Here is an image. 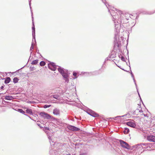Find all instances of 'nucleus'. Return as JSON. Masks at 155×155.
Returning a JSON list of instances; mask_svg holds the SVG:
<instances>
[{
    "instance_id": "nucleus-1",
    "label": "nucleus",
    "mask_w": 155,
    "mask_h": 155,
    "mask_svg": "<svg viewBox=\"0 0 155 155\" xmlns=\"http://www.w3.org/2000/svg\"><path fill=\"white\" fill-rule=\"evenodd\" d=\"M29 0V5L30 6V8L31 9V16H32V38H33V40H34V41H35V43L36 44V41L35 40V26L34 21V18L33 16V12L31 11V0Z\"/></svg>"
},
{
    "instance_id": "nucleus-2",
    "label": "nucleus",
    "mask_w": 155,
    "mask_h": 155,
    "mask_svg": "<svg viewBox=\"0 0 155 155\" xmlns=\"http://www.w3.org/2000/svg\"><path fill=\"white\" fill-rule=\"evenodd\" d=\"M58 70L60 74L62 75L63 78L66 79V82L68 83V70L65 72V70L64 68L58 66Z\"/></svg>"
},
{
    "instance_id": "nucleus-3",
    "label": "nucleus",
    "mask_w": 155,
    "mask_h": 155,
    "mask_svg": "<svg viewBox=\"0 0 155 155\" xmlns=\"http://www.w3.org/2000/svg\"><path fill=\"white\" fill-rule=\"evenodd\" d=\"M58 66V65H55V63L53 62H50L48 64V68L53 71H55L57 69V67Z\"/></svg>"
},
{
    "instance_id": "nucleus-4",
    "label": "nucleus",
    "mask_w": 155,
    "mask_h": 155,
    "mask_svg": "<svg viewBox=\"0 0 155 155\" xmlns=\"http://www.w3.org/2000/svg\"><path fill=\"white\" fill-rule=\"evenodd\" d=\"M120 142L121 146L127 149H129L130 146L127 143L122 140H120Z\"/></svg>"
},
{
    "instance_id": "nucleus-5",
    "label": "nucleus",
    "mask_w": 155,
    "mask_h": 155,
    "mask_svg": "<svg viewBox=\"0 0 155 155\" xmlns=\"http://www.w3.org/2000/svg\"><path fill=\"white\" fill-rule=\"evenodd\" d=\"M147 140L150 141L155 142V136L152 135L148 136L147 137Z\"/></svg>"
},
{
    "instance_id": "nucleus-6",
    "label": "nucleus",
    "mask_w": 155,
    "mask_h": 155,
    "mask_svg": "<svg viewBox=\"0 0 155 155\" xmlns=\"http://www.w3.org/2000/svg\"><path fill=\"white\" fill-rule=\"evenodd\" d=\"M68 129L73 131H77L80 130L79 128L71 125H68Z\"/></svg>"
},
{
    "instance_id": "nucleus-7",
    "label": "nucleus",
    "mask_w": 155,
    "mask_h": 155,
    "mask_svg": "<svg viewBox=\"0 0 155 155\" xmlns=\"http://www.w3.org/2000/svg\"><path fill=\"white\" fill-rule=\"evenodd\" d=\"M127 124L130 127L134 128L136 126L134 122L129 121L127 123Z\"/></svg>"
},
{
    "instance_id": "nucleus-8",
    "label": "nucleus",
    "mask_w": 155,
    "mask_h": 155,
    "mask_svg": "<svg viewBox=\"0 0 155 155\" xmlns=\"http://www.w3.org/2000/svg\"><path fill=\"white\" fill-rule=\"evenodd\" d=\"M60 110L57 108H54L53 110V114L55 115H58L60 114Z\"/></svg>"
},
{
    "instance_id": "nucleus-9",
    "label": "nucleus",
    "mask_w": 155,
    "mask_h": 155,
    "mask_svg": "<svg viewBox=\"0 0 155 155\" xmlns=\"http://www.w3.org/2000/svg\"><path fill=\"white\" fill-rule=\"evenodd\" d=\"M49 153L50 155H57L58 154V152L56 150H50L49 151Z\"/></svg>"
},
{
    "instance_id": "nucleus-10",
    "label": "nucleus",
    "mask_w": 155,
    "mask_h": 155,
    "mask_svg": "<svg viewBox=\"0 0 155 155\" xmlns=\"http://www.w3.org/2000/svg\"><path fill=\"white\" fill-rule=\"evenodd\" d=\"M2 80L5 79L4 83L5 84L9 83L11 81V79L9 77H6L5 78H2Z\"/></svg>"
},
{
    "instance_id": "nucleus-11",
    "label": "nucleus",
    "mask_w": 155,
    "mask_h": 155,
    "mask_svg": "<svg viewBox=\"0 0 155 155\" xmlns=\"http://www.w3.org/2000/svg\"><path fill=\"white\" fill-rule=\"evenodd\" d=\"M45 119H51V120H55L56 118L52 116H51L50 114H48L47 113V115L45 118Z\"/></svg>"
},
{
    "instance_id": "nucleus-12",
    "label": "nucleus",
    "mask_w": 155,
    "mask_h": 155,
    "mask_svg": "<svg viewBox=\"0 0 155 155\" xmlns=\"http://www.w3.org/2000/svg\"><path fill=\"white\" fill-rule=\"evenodd\" d=\"M47 113L45 112H41L39 113V115H40L41 117H43L44 119H45Z\"/></svg>"
},
{
    "instance_id": "nucleus-13",
    "label": "nucleus",
    "mask_w": 155,
    "mask_h": 155,
    "mask_svg": "<svg viewBox=\"0 0 155 155\" xmlns=\"http://www.w3.org/2000/svg\"><path fill=\"white\" fill-rule=\"evenodd\" d=\"M88 114L91 116L94 117H97L98 116V114L93 111H91V112Z\"/></svg>"
},
{
    "instance_id": "nucleus-14",
    "label": "nucleus",
    "mask_w": 155,
    "mask_h": 155,
    "mask_svg": "<svg viewBox=\"0 0 155 155\" xmlns=\"http://www.w3.org/2000/svg\"><path fill=\"white\" fill-rule=\"evenodd\" d=\"M13 99V97L12 96L6 95L5 99L7 100H11Z\"/></svg>"
},
{
    "instance_id": "nucleus-15",
    "label": "nucleus",
    "mask_w": 155,
    "mask_h": 155,
    "mask_svg": "<svg viewBox=\"0 0 155 155\" xmlns=\"http://www.w3.org/2000/svg\"><path fill=\"white\" fill-rule=\"evenodd\" d=\"M75 88H74L72 89V92L73 93L72 94V95L71 96V97L70 96V97H71V99H73L74 97L76 95V94L75 93Z\"/></svg>"
},
{
    "instance_id": "nucleus-16",
    "label": "nucleus",
    "mask_w": 155,
    "mask_h": 155,
    "mask_svg": "<svg viewBox=\"0 0 155 155\" xmlns=\"http://www.w3.org/2000/svg\"><path fill=\"white\" fill-rule=\"evenodd\" d=\"M26 112L27 113L29 114L30 115H32L33 114V113L31 109H27L26 110Z\"/></svg>"
},
{
    "instance_id": "nucleus-17",
    "label": "nucleus",
    "mask_w": 155,
    "mask_h": 155,
    "mask_svg": "<svg viewBox=\"0 0 155 155\" xmlns=\"http://www.w3.org/2000/svg\"><path fill=\"white\" fill-rule=\"evenodd\" d=\"M52 96L53 98L57 100H59L60 99V96L59 95L54 94Z\"/></svg>"
},
{
    "instance_id": "nucleus-18",
    "label": "nucleus",
    "mask_w": 155,
    "mask_h": 155,
    "mask_svg": "<svg viewBox=\"0 0 155 155\" xmlns=\"http://www.w3.org/2000/svg\"><path fill=\"white\" fill-rule=\"evenodd\" d=\"M18 112H20L21 113H22L23 114H24L26 116H28L27 114H25V111L24 110H23L22 109H18Z\"/></svg>"
},
{
    "instance_id": "nucleus-19",
    "label": "nucleus",
    "mask_w": 155,
    "mask_h": 155,
    "mask_svg": "<svg viewBox=\"0 0 155 155\" xmlns=\"http://www.w3.org/2000/svg\"><path fill=\"white\" fill-rule=\"evenodd\" d=\"M19 79L17 77H15L13 79V82L15 83H16L18 82Z\"/></svg>"
},
{
    "instance_id": "nucleus-20",
    "label": "nucleus",
    "mask_w": 155,
    "mask_h": 155,
    "mask_svg": "<svg viewBox=\"0 0 155 155\" xmlns=\"http://www.w3.org/2000/svg\"><path fill=\"white\" fill-rule=\"evenodd\" d=\"M38 59H36L33 61L31 63V64L32 65H36L38 63Z\"/></svg>"
},
{
    "instance_id": "nucleus-21",
    "label": "nucleus",
    "mask_w": 155,
    "mask_h": 155,
    "mask_svg": "<svg viewBox=\"0 0 155 155\" xmlns=\"http://www.w3.org/2000/svg\"><path fill=\"white\" fill-rule=\"evenodd\" d=\"M129 132V129L127 128H126L124 130V132L125 134H128Z\"/></svg>"
},
{
    "instance_id": "nucleus-22",
    "label": "nucleus",
    "mask_w": 155,
    "mask_h": 155,
    "mask_svg": "<svg viewBox=\"0 0 155 155\" xmlns=\"http://www.w3.org/2000/svg\"><path fill=\"white\" fill-rule=\"evenodd\" d=\"M33 49H34V43H33V42H32L31 44V47L30 48V51H31V54L32 53V50H33Z\"/></svg>"
},
{
    "instance_id": "nucleus-23",
    "label": "nucleus",
    "mask_w": 155,
    "mask_h": 155,
    "mask_svg": "<svg viewBox=\"0 0 155 155\" xmlns=\"http://www.w3.org/2000/svg\"><path fill=\"white\" fill-rule=\"evenodd\" d=\"M40 65L41 66H43L46 64L45 62L44 61H41L40 63Z\"/></svg>"
},
{
    "instance_id": "nucleus-24",
    "label": "nucleus",
    "mask_w": 155,
    "mask_h": 155,
    "mask_svg": "<svg viewBox=\"0 0 155 155\" xmlns=\"http://www.w3.org/2000/svg\"><path fill=\"white\" fill-rule=\"evenodd\" d=\"M50 106H51V105L45 104L44 106L43 107L45 108H46L50 107Z\"/></svg>"
},
{
    "instance_id": "nucleus-25",
    "label": "nucleus",
    "mask_w": 155,
    "mask_h": 155,
    "mask_svg": "<svg viewBox=\"0 0 155 155\" xmlns=\"http://www.w3.org/2000/svg\"><path fill=\"white\" fill-rule=\"evenodd\" d=\"M77 74V73L75 72H73V75L75 77L74 78H77L76 76V75Z\"/></svg>"
},
{
    "instance_id": "nucleus-26",
    "label": "nucleus",
    "mask_w": 155,
    "mask_h": 155,
    "mask_svg": "<svg viewBox=\"0 0 155 155\" xmlns=\"http://www.w3.org/2000/svg\"><path fill=\"white\" fill-rule=\"evenodd\" d=\"M36 51H37V53H38V54H40V56L41 57H42V56L41 55V54H40V53L39 52V50H38V48H37V47L36 48Z\"/></svg>"
},
{
    "instance_id": "nucleus-27",
    "label": "nucleus",
    "mask_w": 155,
    "mask_h": 155,
    "mask_svg": "<svg viewBox=\"0 0 155 155\" xmlns=\"http://www.w3.org/2000/svg\"><path fill=\"white\" fill-rule=\"evenodd\" d=\"M139 108L140 109H137L136 110H139V112L140 113H142L143 112V110H142L141 109V108L140 107H139Z\"/></svg>"
},
{
    "instance_id": "nucleus-28",
    "label": "nucleus",
    "mask_w": 155,
    "mask_h": 155,
    "mask_svg": "<svg viewBox=\"0 0 155 155\" xmlns=\"http://www.w3.org/2000/svg\"><path fill=\"white\" fill-rule=\"evenodd\" d=\"M44 129L45 130H49V128L48 127H44Z\"/></svg>"
},
{
    "instance_id": "nucleus-29",
    "label": "nucleus",
    "mask_w": 155,
    "mask_h": 155,
    "mask_svg": "<svg viewBox=\"0 0 155 155\" xmlns=\"http://www.w3.org/2000/svg\"><path fill=\"white\" fill-rule=\"evenodd\" d=\"M26 66V65H25L23 67H22L21 68L18 69V70H17L15 72H17L19 71L21 69H23V68H24V67H25V66Z\"/></svg>"
},
{
    "instance_id": "nucleus-30",
    "label": "nucleus",
    "mask_w": 155,
    "mask_h": 155,
    "mask_svg": "<svg viewBox=\"0 0 155 155\" xmlns=\"http://www.w3.org/2000/svg\"><path fill=\"white\" fill-rule=\"evenodd\" d=\"M35 68L34 67H31V66L30 67V69L31 70V71H33L34 70V69Z\"/></svg>"
},
{
    "instance_id": "nucleus-31",
    "label": "nucleus",
    "mask_w": 155,
    "mask_h": 155,
    "mask_svg": "<svg viewBox=\"0 0 155 155\" xmlns=\"http://www.w3.org/2000/svg\"><path fill=\"white\" fill-rule=\"evenodd\" d=\"M37 124L41 128H43V127L41 126V125L37 123Z\"/></svg>"
},
{
    "instance_id": "nucleus-32",
    "label": "nucleus",
    "mask_w": 155,
    "mask_h": 155,
    "mask_svg": "<svg viewBox=\"0 0 155 155\" xmlns=\"http://www.w3.org/2000/svg\"><path fill=\"white\" fill-rule=\"evenodd\" d=\"M121 59L123 61H125V58L124 57H122Z\"/></svg>"
},
{
    "instance_id": "nucleus-33",
    "label": "nucleus",
    "mask_w": 155,
    "mask_h": 155,
    "mask_svg": "<svg viewBox=\"0 0 155 155\" xmlns=\"http://www.w3.org/2000/svg\"><path fill=\"white\" fill-rule=\"evenodd\" d=\"M126 115H122V116H118L117 117H124L125 116H126Z\"/></svg>"
},
{
    "instance_id": "nucleus-34",
    "label": "nucleus",
    "mask_w": 155,
    "mask_h": 155,
    "mask_svg": "<svg viewBox=\"0 0 155 155\" xmlns=\"http://www.w3.org/2000/svg\"><path fill=\"white\" fill-rule=\"evenodd\" d=\"M5 93H0V96H1V95L2 94H5Z\"/></svg>"
},
{
    "instance_id": "nucleus-35",
    "label": "nucleus",
    "mask_w": 155,
    "mask_h": 155,
    "mask_svg": "<svg viewBox=\"0 0 155 155\" xmlns=\"http://www.w3.org/2000/svg\"><path fill=\"white\" fill-rule=\"evenodd\" d=\"M28 116V117L29 118H30L31 119V120H32V119L31 118V117H29V116H28H28Z\"/></svg>"
},
{
    "instance_id": "nucleus-36",
    "label": "nucleus",
    "mask_w": 155,
    "mask_h": 155,
    "mask_svg": "<svg viewBox=\"0 0 155 155\" xmlns=\"http://www.w3.org/2000/svg\"><path fill=\"white\" fill-rule=\"evenodd\" d=\"M4 102L5 103H6V102H6V101H4Z\"/></svg>"
},
{
    "instance_id": "nucleus-37",
    "label": "nucleus",
    "mask_w": 155,
    "mask_h": 155,
    "mask_svg": "<svg viewBox=\"0 0 155 155\" xmlns=\"http://www.w3.org/2000/svg\"><path fill=\"white\" fill-rule=\"evenodd\" d=\"M30 57H31V56H30V58H29V59L28 60H29V59H30Z\"/></svg>"
},
{
    "instance_id": "nucleus-38",
    "label": "nucleus",
    "mask_w": 155,
    "mask_h": 155,
    "mask_svg": "<svg viewBox=\"0 0 155 155\" xmlns=\"http://www.w3.org/2000/svg\"><path fill=\"white\" fill-rule=\"evenodd\" d=\"M144 116H146V115H145V114H144Z\"/></svg>"
},
{
    "instance_id": "nucleus-39",
    "label": "nucleus",
    "mask_w": 155,
    "mask_h": 155,
    "mask_svg": "<svg viewBox=\"0 0 155 155\" xmlns=\"http://www.w3.org/2000/svg\"><path fill=\"white\" fill-rule=\"evenodd\" d=\"M66 155H68V154H66Z\"/></svg>"
},
{
    "instance_id": "nucleus-40",
    "label": "nucleus",
    "mask_w": 155,
    "mask_h": 155,
    "mask_svg": "<svg viewBox=\"0 0 155 155\" xmlns=\"http://www.w3.org/2000/svg\"><path fill=\"white\" fill-rule=\"evenodd\" d=\"M68 155H71L70 154H68Z\"/></svg>"
}]
</instances>
